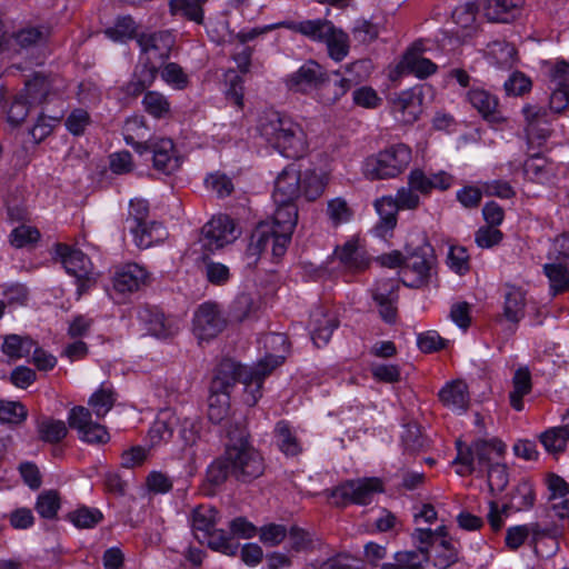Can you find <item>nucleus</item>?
<instances>
[{
    "label": "nucleus",
    "mask_w": 569,
    "mask_h": 569,
    "mask_svg": "<svg viewBox=\"0 0 569 569\" xmlns=\"http://www.w3.org/2000/svg\"><path fill=\"white\" fill-rule=\"evenodd\" d=\"M199 541L207 543L212 550L227 556H236L239 549V543L232 537L228 536L223 530H217L216 528L208 533V537H203Z\"/></svg>",
    "instance_id": "a18cd8bd"
},
{
    "label": "nucleus",
    "mask_w": 569,
    "mask_h": 569,
    "mask_svg": "<svg viewBox=\"0 0 569 569\" xmlns=\"http://www.w3.org/2000/svg\"><path fill=\"white\" fill-rule=\"evenodd\" d=\"M116 401L111 388L102 386L89 399L88 403L98 418L104 417L113 407Z\"/></svg>",
    "instance_id": "4d7b16f0"
},
{
    "label": "nucleus",
    "mask_w": 569,
    "mask_h": 569,
    "mask_svg": "<svg viewBox=\"0 0 569 569\" xmlns=\"http://www.w3.org/2000/svg\"><path fill=\"white\" fill-rule=\"evenodd\" d=\"M525 176L538 183H546L553 177L552 164L540 154L530 156L523 163Z\"/></svg>",
    "instance_id": "e433bc0d"
},
{
    "label": "nucleus",
    "mask_w": 569,
    "mask_h": 569,
    "mask_svg": "<svg viewBox=\"0 0 569 569\" xmlns=\"http://www.w3.org/2000/svg\"><path fill=\"white\" fill-rule=\"evenodd\" d=\"M248 367H243L232 359H223L217 367L211 381L210 392L228 395L236 382L242 380V372Z\"/></svg>",
    "instance_id": "a211bd4d"
},
{
    "label": "nucleus",
    "mask_w": 569,
    "mask_h": 569,
    "mask_svg": "<svg viewBox=\"0 0 569 569\" xmlns=\"http://www.w3.org/2000/svg\"><path fill=\"white\" fill-rule=\"evenodd\" d=\"M228 325L219 305L214 302L201 303L193 313L192 332L200 341H209L218 337Z\"/></svg>",
    "instance_id": "1a4fd4ad"
},
{
    "label": "nucleus",
    "mask_w": 569,
    "mask_h": 569,
    "mask_svg": "<svg viewBox=\"0 0 569 569\" xmlns=\"http://www.w3.org/2000/svg\"><path fill=\"white\" fill-rule=\"evenodd\" d=\"M503 315L511 322H519L525 316L526 292L516 286L505 288Z\"/></svg>",
    "instance_id": "2f4dec72"
},
{
    "label": "nucleus",
    "mask_w": 569,
    "mask_h": 569,
    "mask_svg": "<svg viewBox=\"0 0 569 569\" xmlns=\"http://www.w3.org/2000/svg\"><path fill=\"white\" fill-rule=\"evenodd\" d=\"M124 141L127 144L132 146L133 149L143 154L146 152L152 153L153 167L166 173L170 174L178 170L181 164L180 158L176 154L174 144L171 139H149L147 141H138L136 138H143L147 128L141 118L134 117L126 121L124 127Z\"/></svg>",
    "instance_id": "20e7f679"
},
{
    "label": "nucleus",
    "mask_w": 569,
    "mask_h": 569,
    "mask_svg": "<svg viewBox=\"0 0 569 569\" xmlns=\"http://www.w3.org/2000/svg\"><path fill=\"white\" fill-rule=\"evenodd\" d=\"M282 362L283 356H269L260 360L254 368H248L247 371L242 372L243 401L248 406L252 407L258 402L261 397L263 379Z\"/></svg>",
    "instance_id": "9b49d317"
},
{
    "label": "nucleus",
    "mask_w": 569,
    "mask_h": 569,
    "mask_svg": "<svg viewBox=\"0 0 569 569\" xmlns=\"http://www.w3.org/2000/svg\"><path fill=\"white\" fill-rule=\"evenodd\" d=\"M432 551V562L435 567L439 569H447L458 560V549L447 539H442L436 543Z\"/></svg>",
    "instance_id": "8fccbe9b"
},
{
    "label": "nucleus",
    "mask_w": 569,
    "mask_h": 569,
    "mask_svg": "<svg viewBox=\"0 0 569 569\" xmlns=\"http://www.w3.org/2000/svg\"><path fill=\"white\" fill-rule=\"evenodd\" d=\"M523 0H486V17L493 22H508L522 6Z\"/></svg>",
    "instance_id": "c9c22d12"
},
{
    "label": "nucleus",
    "mask_w": 569,
    "mask_h": 569,
    "mask_svg": "<svg viewBox=\"0 0 569 569\" xmlns=\"http://www.w3.org/2000/svg\"><path fill=\"white\" fill-rule=\"evenodd\" d=\"M400 67L418 78H427L433 74L437 66L422 56L421 44L415 43L403 56Z\"/></svg>",
    "instance_id": "a878e982"
},
{
    "label": "nucleus",
    "mask_w": 569,
    "mask_h": 569,
    "mask_svg": "<svg viewBox=\"0 0 569 569\" xmlns=\"http://www.w3.org/2000/svg\"><path fill=\"white\" fill-rule=\"evenodd\" d=\"M411 161V150L403 143L393 144L366 159L363 174L370 180L399 176Z\"/></svg>",
    "instance_id": "39448f33"
},
{
    "label": "nucleus",
    "mask_w": 569,
    "mask_h": 569,
    "mask_svg": "<svg viewBox=\"0 0 569 569\" xmlns=\"http://www.w3.org/2000/svg\"><path fill=\"white\" fill-rule=\"evenodd\" d=\"M526 133L530 146H542L551 136V117L541 106L527 104L522 109Z\"/></svg>",
    "instance_id": "f8f14e48"
},
{
    "label": "nucleus",
    "mask_w": 569,
    "mask_h": 569,
    "mask_svg": "<svg viewBox=\"0 0 569 569\" xmlns=\"http://www.w3.org/2000/svg\"><path fill=\"white\" fill-rule=\"evenodd\" d=\"M169 11L172 16L202 24L204 19L203 8L194 0H170Z\"/></svg>",
    "instance_id": "c03bdc74"
},
{
    "label": "nucleus",
    "mask_w": 569,
    "mask_h": 569,
    "mask_svg": "<svg viewBox=\"0 0 569 569\" xmlns=\"http://www.w3.org/2000/svg\"><path fill=\"white\" fill-rule=\"evenodd\" d=\"M260 134L287 158H299L306 149V134L300 124L278 111H267L259 121Z\"/></svg>",
    "instance_id": "7ed1b4c3"
},
{
    "label": "nucleus",
    "mask_w": 569,
    "mask_h": 569,
    "mask_svg": "<svg viewBox=\"0 0 569 569\" xmlns=\"http://www.w3.org/2000/svg\"><path fill=\"white\" fill-rule=\"evenodd\" d=\"M56 253L69 274L73 277L91 274L92 263L82 251L68 244L58 243Z\"/></svg>",
    "instance_id": "6ab92c4d"
},
{
    "label": "nucleus",
    "mask_w": 569,
    "mask_h": 569,
    "mask_svg": "<svg viewBox=\"0 0 569 569\" xmlns=\"http://www.w3.org/2000/svg\"><path fill=\"white\" fill-rule=\"evenodd\" d=\"M287 84L290 90L302 93L318 88L330 90L327 74L321 66L312 60L307 61L296 72L290 74Z\"/></svg>",
    "instance_id": "ddd939ff"
},
{
    "label": "nucleus",
    "mask_w": 569,
    "mask_h": 569,
    "mask_svg": "<svg viewBox=\"0 0 569 569\" xmlns=\"http://www.w3.org/2000/svg\"><path fill=\"white\" fill-rule=\"evenodd\" d=\"M383 491L379 478H361L345 481L332 490L331 497L336 505H368L376 493Z\"/></svg>",
    "instance_id": "6e6552de"
},
{
    "label": "nucleus",
    "mask_w": 569,
    "mask_h": 569,
    "mask_svg": "<svg viewBox=\"0 0 569 569\" xmlns=\"http://www.w3.org/2000/svg\"><path fill=\"white\" fill-rule=\"evenodd\" d=\"M488 60L500 69H511L518 61V52L512 43L495 40L487 46Z\"/></svg>",
    "instance_id": "cd10ccee"
},
{
    "label": "nucleus",
    "mask_w": 569,
    "mask_h": 569,
    "mask_svg": "<svg viewBox=\"0 0 569 569\" xmlns=\"http://www.w3.org/2000/svg\"><path fill=\"white\" fill-rule=\"evenodd\" d=\"M436 263L433 249L429 243H423L410 252L402 267V282L407 287L419 288L426 284Z\"/></svg>",
    "instance_id": "0eeeda50"
},
{
    "label": "nucleus",
    "mask_w": 569,
    "mask_h": 569,
    "mask_svg": "<svg viewBox=\"0 0 569 569\" xmlns=\"http://www.w3.org/2000/svg\"><path fill=\"white\" fill-rule=\"evenodd\" d=\"M33 347L34 341L30 338L11 335L6 337L2 345V351L12 359H20L31 355Z\"/></svg>",
    "instance_id": "09e8293b"
},
{
    "label": "nucleus",
    "mask_w": 569,
    "mask_h": 569,
    "mask_svg": "<svg viewBox=\"0 0 569 569\" xmlns=\"http://www.w3.org/2000/svg\"><path fill=\"white\" fill-rule=\"evenodd\" d=\"M540 441L548 452H562L569 441V429L565 423L562 426L549 428L541 433Z\"/></svg>",
    "instance_id": "49530a36"
},
{
    "label": "nucleus",
    "mask_w": 569,
    "mask_h": 569,
    "mask_svg": "<svg viewBox=\"0 0 569 569\" xmlns=\"http://www.w3.org/2000/svg\"><path fill=\"white\" fill-rule=\"evenodd\" d=\"M401 438L405 450L410 453H416L426 446V439L417 425H407Z\"/></svg>",
    "instance_id": "69168bd1"
},
{
    "label": "nucleus",
    "mask_w": 569,
    "mask_h": 569,
    "mask_svg": "<svg viewBox=\"0 0 569 569\" xmlns=\"http://www.w3.org/2000/svg\"><path fill=\"white\" fill-rule=\"evenodd\" d=\"M327 44L328 53L335 61L343 60L349 52V38L341 29L333 24L323 41Z\"/></svg>",
    "instance_id": "a19ab883"
},
{
    "label": "nucleus",
    "mask_w": 569,
    "mask_h": 569,
    "mask_svg": "<svg viewBox=\"0 0 569 569\" xmlns=\"http://www.w3.org/2000/svg\"><path fill=\"white\" fill-rule=\"evenodd\" d=\"M375 208L380 216V221L376 226V232L380 237H386L397 224V212L399 211L397 201L392 197H382L375 202Z\"/></svg>",
    "instance_id": "c756f323"
},
{
    "label": "nucleus",
    "mask_w": 569,
    "mask_h": 569,
    "mask_svg": "<svg viewBox=\"0 0 569 569\" xmlns=\"http://www.w3.org/2000/svg\"><path fill=\"white\" fill-rule=\"evenodd\" d=\"M311 325L312 340L315 345L320 348L328 343L339 322L333 313H327L322 309H319L312 313Z\"/></svg>",
    "instance_id": "bb28decb"
},
{
    "label": "nucleus",
    "mask_w": 569,
    "mask_h": 569,
    "mask_svg": "<svg viewBox=\"0 0 569 569\" xmlns=\"http://www.w3.org/2000/svg\"><path fill=\"white\" fill-rule=\"evenodd\" d=\"M290 549L296 552H308L315 549L318 539L316 536L298 526H292L288 531Z\"/></svg>",
    "instance_id": "603ef678"
},
{
    "label": "nucleus",
    "mask_w": 569,
    "mask_h": 569,
    "mask_svg": "<svg viewBox=\"0 0 569 569\" xmlns=\"http://www.w3.org/2000/svg\"><path fill=\"white\" fill-rule=\"evenodd\" d=\"M229 396L210 392L208 399V417L214 423H220L229 412Z\"/></svg>",
    "instance_id": "e2e57ef3"
},
{
    "label": "nucleus",
    "mask_w": 569,
    "mask_h": 569,
    "mask_svg": "<svg viewBox=\"0 0 569 569\" xmlns=\"http://www.w3.org/2000/svg\"><path fill=\"white\" fill-rule=\"evenodd\" d=\"M177 425L176 417L167 412L160 415L149 429V440L151 446H158L167 442L173 435V427Z\"/></svg>",
    "instance_id": "37998d69"
},
{
    "label": "nucleus",
    "mask_w": 569,
    "mask_h": 569,
    "mask_svg": "<svg viewBox=\"0 0 569 569\" xmlns=\"http://www.w3.org/2000/svg\"><path fill=\"white\" fill-rule=\"evenodd\" d=\"M13 39L23 49L43 44L50 37V29L43 26H27L13 33Z\"/></svg>",
    "instance_id": "79ce46f5"
},
{
    "label": "nucleus",
    "mask_w": 569,
    "mask_h": 569,
    "mask_svg": "<svg viewBox=\"0 0 569 569\" xmlns=\"http://www.w3.org/2000/svg\"><path fill=\"white\" fill-rule=\"evenodd\" d=\"M137 42L141 50V60L161 66L169 57L173 40L167 32L142 33Z\"/></svg>",
    "instance_id": "2eb2a0df"
},
{
    "label": "nucleus",
    "mask_w": 569,
    "mask_h": 569,
    "mask_svg": "<svg viewBox=\"0 0 569 569\" xmlns=\"http://www.w3.org/2000/svg\"><path fill=\"white\" fill-rule=\"evenodd\" d=\"M68 520L77 528L90 529L100 523L103 519L102 512L97 508L86 506L79 507L67 516Z\"/></svg>",
    "instance_id": "de8ad7c7"
},
{
    "label": "nucleus",
    "mask_w": 569,
    "mask_h": 569,
    "mask_svg": "<svg viewBox=\"0 0 569 569\" xmlns=\"http://www.w3.org/2000/svg\"><path fill=\"white\" fill-rule=\"evenodd\" d=\"M274 432L277 443L283 453L287 456H296L300 452L301 448L299 441L286 421L278 422Z\"/></svg>",
    "instance_id": "864d4df0"
},
{
    "label": "nucleus",
    "mask_w": 569,
    "mask_h": 569,
    "mask_svg": "<svg viewBox=\"0 0 569 569\" xmlns=\"http://www.w3.org/2000/svg\"><path fill=\"white\" fill-rule=\"evenodd\" d=\"M532 390L531 373L527 367L518 368L512 377V390L509 392L510 406L517 410H523V397Z\"/></svg>",
    "instance_id": "7c9ffc66"
},
{
    "label": "nucleus",
    "mask_w": 569,
    "mask_h": 569,
    "mask_svg": "<svg viewBox=\"0 0 569 569\" xmlns=\"http://www.w3.org/2000/svg\"><path fill=\"white\" fill-rule=\"evenodd\" d=\"M332 22L325 19L292 21L287 20L277 23L273 28H286L302 36L322 42L328 32H330Z\"/></svg>",
    "instance_id": "5701e85b"
},
{
    "label": "nucleus",
    "mask_w": 569,
    "mask_h": 569,
    "mask_svg": "<svg viewBox=\"0 0 569 569\" xmlns=\"http://www.w3.org/2000/svg\"><path fill=\"white\" fill-rule=\"evenodd\" d=\"M290 243L289 238L282 236L270 222H260L251 233L246 256L250 259L249 264L256 263L262 254L270 249L271 259L278 261L287 252Z\"/></svg>",
    "instance_id": "423d86ee"
},
{
    "label": "nucleus",
    "mask_w": 569,
    "mask_h": 569,
    "mask_svg": "<svg viewBox=\"0 0 569 569\" xmlns=\"http://www.w3.org/2000/svg\"><path fill=\"white\" fill-rule=\"evenodd\" d=\"M533 501L535 495L531 487L528 483H520L512 493L510 506L503 505L501 512L506 513L508 508L517 511L528 509L532 507ZM489 507V523L495 531H498L502 527L499 506L496 501H490Z\"/></svg>",
    "instance_id": "dca6fc26"
},
{
    "label": "nucleus",
    "mask_w": 569,
    "mask_h": 569,
    "mask_svg": "<svg viewBox=\"0 0 569 569\" xmlns=\"http://www.w3.org/2000/svg\"><path fill=\"white\" fill-rule=\"evenodd\" d=\"M148 272L137 263H127L120 267L113 276V288L121 292H133L146 283Z\"/></svg>",
    "instance_id": "aec40b11"
},
{
    "label": "nucleus",
    "mask_w": 569,
    "mask_h": 569,
    "mask_svg": "<svg viewBox=\"0 0 569 569\" xmlns=\"http://www.w3.org/2000/svg\"><path fill=\"white\" fill-rule=\"evenodd\" d=\"M38 431L41 440L57 443L66 438L68 428L62 420L47 419L39 423Z\"/></svg>",
    "instance_id": "5fc2aeb1"
},
{
    "label": "nucleus",
    "mask_w": 569,
    "mask_h": 569,
    "mask_svg": "<svg viewBox=\"0 0 569 569\" xmlns=\"http://www.w3.org/2000/svg\"><path fill=\"white\" fill-rule=\"evenodd\" d=\"M149 206L146 200L136 199L131 200L129 204V212L127 223L130 232H134L137 228L142 227L143 223L148 222Z\"/></svg>",
    "instance_id": "0e129e2a"
},
{
    "label": "nucleus",
    "mask_w": 569,
    "mask_h": 569,
    "mask_svg": "<svg viewBox=\"0 0 569 569\" xmlns=\"http://www.w3.org/2000/svg\"><path fill=\"white\" fill-rule=\"evenodd\" d=\"M396 118L403 123L415 122L421 113L420 92L415 89L402 91L392 103Z\"/></svg>",
    "instance_id": "412c9836"
},
{
    "label": "nucleus",
    "mask_w": 569,
    "mask_h": 569,
    "mask_svg": "<svg viewBox=\"0 0 569 569\" xmlns=\"http://www.w3.org/2000/svg\"><path fill=\"white\" fill-rule=\"evenodd\" d=\"M40 232L38 229L21 224L14 228L10 234V242L16 248H23L39 240Z\"/></svg>",
    "instance_id": "338daca9"
},
{
    "label": "nucleus",
    "mask_w": 569,
    "mask_h": 569,
    "mask_svg": "<svg viewBox=\"0 0 569 569\" xmlns=\"http://www.w3.org/2000/svg\"><path fill=\"white\" fill-rule=\"evenodd\" d=\"M277 209L273 214V221L270 224L291 241V236L298 221V210L293 202L276 203Z\"/></svg>",
    "instance_id": "72a5a7b5"
},
{
    "label": "nucleus",
    "mask_w": 569,
    "mask_h": 569,
    "mask_svg": "<svg viewBox=\"0 0 569 569\" xmlns=\"http://www.w3.org/2000/svg\"><path fill=\"white\" fill-rule=\"evenodd\" d=\"M458 455L453 463L459 465L457 473L468 476L472 472L487 471L488 486L492 493L501 492L509 482L507 466L501 462L506 446L498 439L477 440L470 447L457 442Z\"/></svg>",
    "instance_id": "f03ea898"
},
{
    "label": "nucleus",
    "mask_w": 569,
    "mask_h": 569,
    "mask_svg": "<svg viewBox=\"0 0 569 569\" xmlns=\"http://www.w3.org/2000/svg\"><path fill=\"white\" fill-rule=\"evenodd\" d=\"M550 508L559 518L569 517V486L557 475H550L547 479Z\"/></svg>",
    "instance_id": "393cba45"
},
{
    "label": "nucleus",
    "mask_w": 569,
    "mask_h": 569,
    "mask_svg": "<svg viewBox=\"0 0 569 569\" xmlns=\"http://www.w3.org/2000/svg\"><path fill=\"white\" fill-rule=\"evenodd\" d=\"M150 335L159 339H167L174 336L178 330V321L173 317H168L159 310L147 309L141 315Z\"/></svg>",
    "instance_id": "4be33fe9"
},
{
    "label": "nucleus",
    "mask_w": 569,
    "mask_h": 569,
    "mask_svg": "<svg viewBox=\"0 0 569 569\" xmlns=\"http://www.w3.org/2000/svg\"><path fill=\"white\" fill-rule=\"evenodd\" d=\"M28 416L26 407L19 401L0 400V422L20 425Z\"/></svg>",
    "instance_id": "13d9d810"
},
{
    "label": "nucleus",
    "mask_w": 569,
    "mask_h": 569,
    "mask_svg": "<svg viewBox=\"0 0 569 569\" xmlns=\"http://www.w3.org/2000/svg\"><path fill=\"white\" fill-rule=\"evenodd\" d=\"M301 172L293 164L284 168L274 182V203L293 202L301 197Z\"/></svg>",
    "instance_id": "f3484780"
},
{
    "label": "nucleus",
    "mask_w": 569,
    "mask_h": 569,
    "mask_svg": "<svg viewBox=\"0 0 569 569\" xmlns=\"http://www.w3.org/2000/svg\"><path fill=\"white\" fill-rule=\"evenodd\" d=\"M429 558V551L422 547H418L416 550L399 551L395 555V561L385 563L382 569H425Z\"/></svg>",
    "instance_id": "f704fd0d"
},
{
    "label": "nucleus",
    "mask_w": 569,
    "mask_h": 569,
    "mask_svg": "<svg viewBox=\"0 0 569 569\" xmlns=\"http://www.w3.org/2000/svg\"><path fill=\"white\" fill-rule=\"evenodd\" d=\"M550 84L569 91V62L557 60L549 70Z\"/></svg>",
    "instance_id": "774afa93"
},
{
    "label": "nucleus",
    "mask_w": 569,
    "mask_h": 569,
    "mask_svg": "<svg viewBox=\"0 0 569 569\" xmlns=\"http://www.w3.org/2000/svg\"><path fill=\"white\" fill-rule=\"evenodd\" d=\"M68 423L72 430H76L78 438L89 445H103L110 439L106 427L94 422L91 412L82 406L73 407L68 415Z\"/></svg>",
    "instance_id": "9d476101"
},
{
    "label": "nucleus",
    "mask_w": 569,
    "mask_h": 569,
    "mask_svg": "<svg viewBox=\"0 0 569 569\" xmlns=\"http://www.w3.org/2000/svg\"><path fill=\"white\" fill-rule=\"evenodd\" d=\"M226 436L224 452L209 466L208 480L213 485H220L228 477H233L241 482H251L262 476L263 458L251 445L243 421L229 422Z\"/></svg>",
    "instance_id": "f257e3e1"
},
{
    "label": "nucleus",
    "mask_w": 569,
    "mask_h": 569,
    "mask_svg": "<svg viewBox=\"0 0 569 569\" xmlns=\"http://www.w3.org/2000/svg\"><path fill=\"white\" fill-rule=\"evenodd\" d=\"M439 398L445 407L458 412L466 411L470 403L468 386L462 380L447 383L439 391Z\"/></svg>",
    "instance_id": "b1692460"
},
{
    "label": "nucleus",
    "mask_w": 569,
    "mask_h": 569,
    "mask_svg": "<svg viewBox=\"0 0 569 569\" xmlns=\"http://www.w3.org/2000/svg\"><path fill=\"white\" fill-rule=\"evenodd\" d=\"M218 516V510L209 505H200L192 510L191 527L198 540L208 537V533L214 529Z\"/></svg>",
    "instance_id": "c85d7f7f"
},
{
    "label": "nucleus",
    "mask_w": 569,
    "mask_h": 569,
    "mask_svg": "<svg viewBox=\"0 0 569 569\" xmlns=\"http://www.w3.org/2000/svg\"><path fill=\"white\" fill-rule=\"evenodd\" d=\"M301 176V197H305L308 201L318 199L325 190L323 179L310 170L305 171Z\"/></svg>",
    "instance_id": "bf43d9fd"
},
{
    "label": "nucleus",
    "mask_w": 569,
    "mask_h": 569,
    "mask_svg": "<svg viewBox=\"0 0 569 569\" xmlns=\"http://www.w3.org/2000/svg\"><path fill=\"white\" fill-rule=\"evenodd\" d=\"M106 36L117 42H124L133 38L136 33V22L131 17H121L117 19L113 27L106 29Z\"/></svg>",
    "instance_id": "680f3d73"
},
{
    "label": "nucleus",
    "mask_w": 569,
    "mask_h": 569,
    "mask_svg": "<svg viewBox=\"0 0 569 569\" xmlns=\"http://www.w3.org/2000/svg\"><path fill=\"white\" fill-rule=\"evenodd\" d=\"M468 101L486 119L496 120L498 100L489 92L481 89H472L468 92Z\"/></svg>",
    "instance_id": "58836bf2"
},
{
    "label": "nucleus",
    "mask_w": 569,
    "mask_h": 569,
    "mask_svg": "<svg viewBox=\"0 0 569 569\" xmlns=\"http://www.w3.org/2000/svg\"><path fill=\"white\" fill-rule=\"evenodd\" d=\"M142 104L144 110L154 118H164L170 113V102L160 92L149 91L144 94Z\"/></svg>",
    "instance_id": "6e6d98bb"
},
{
    "label": "nucleus",
    "mask_w": 569,
    "mask_h": 569,
    "mask_svg": "<svg viewBox=\"0 0 569 569\" xmlns=\"http://www.w3.org/2000/svg\"><path fill=\"white\" fill-rule=\"evenodd\" d=\"M337 256L341 263L348 269H363L368 266V258L365 250L357 241H348L337 251Z\"/></svg>",
    "instance_id": "ea45409f"
},
{
    "label": "nucleus",
    "mask_w": 569,
    "mask_h": 569,
    "mask_svg": "<svg viewBox=\"0 0 569 569\" xmlns=\"http://www.w3.org/2000/svg\"><path fill=\"white\" fill-rule=\"evenodd\" d=\"M60 509V497L56 490H47L39 495L36 510L46 519H53Z\"/></svg>",
    "instance_id": "052dcab7"
},
{
    "label": "nucleus",
    "mask_w": 569,
    "mask_h": 569,
    "mask_svg": "<svg viewBox=\"0 0 569 569\" xmlns=\"http://www.w3.org/2000/svg\"><path fill=\"white\" fill-rule=\"evenodd\" d=\"M236 239V226L228 216L213 217L202 228L203 247L210 251L218 250Z\"/></svg>",
    "instance_id": "4468645a"
},
{
    "label": "nucleus",
    "mask_w": 569,
    "mask_h": 569,
    "mask_svg": "<svg viewBox=\"0 0 569 569\" xmlns=\"http://www.w3.org/2000/svg\"><path fill=\"white\" fill-rule=\"evenodd\" d=\"M50 92V82L47 77L36 74L27 81L23 92H21L30 104L41 103Z\"/></svg>",
    "instance_id": "3c124183"
},
{
    "label": "nucleus",
    "mask_w": 569,
    "mask_h": 569,
    "mask_svg": "<svg viewBox=\"0 0 569 569\" xmlns=\"http://www.w3.org/2000/svg\"><path fill=\"white\" fill-rule=\"evenodd\" d=\"M562 261L558 260V262L543 266V272L549 280L550 291L553 296L569 290V270L562 264Z\"/></svg>",
    "instance_id": "4c0bfd02"
},
{
    "label": "nucleus",
    "mask_w": 569,
    "mask_h": 569,
    "mask_svg": "<svg viewBox=\"0 0 569 569\" xmlns=\"http://www.w3.org/2000/svg\"><path fill=\"white\" fill-rule=\"evenodd\" d=\"M131 233L136 246L140 249H148L153 244L161 243L168 237V231L163 224L156 221L146 222Z\"/></svg>",
    "instance_id": "473e14b6"
}]
</instances>
